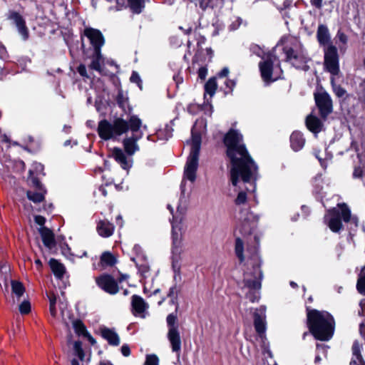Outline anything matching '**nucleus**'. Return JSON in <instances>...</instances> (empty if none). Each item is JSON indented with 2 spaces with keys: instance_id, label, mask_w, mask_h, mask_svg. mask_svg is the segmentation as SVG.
Instances as JSON below:
<instances>
[{
  "instance_id": "f257e3e1",
  "label": "nucleus",
  "mask_w": 365,
  "mask_h": 365,
  "mask_svg": "<svg viewBox=\"0 0 365 365\" xmlns=\"http://www.w3.org/2000/svg\"><path fill=\"white\" fill-rule=\"evenodd\" d=\"M224 143L231 163L230 182L238 192L235 203L243 205L247 199V192H254L256 190L258 167L248 153L242 135L237 130L231 129L225 135Z\"/></svg>"
},
{
  "instance_id": "f03ea898",
  "label": "nucleus",
  "mask_w": 365,
  "mask_h": 365,
  "mask_svg": "<svg viewBox=\"0 0 365 365\" xmlns=\"http://www.w3.org/2000/svg\"><path fill=\"white\" fill-rule=\"evenodd\" d=\"M201 147V135H192L191 148L190 155L184 169L183 179L181 182V195L180 203L177 207V212L173 213V208L170 205H168V209L173 215L172 225V248L171 259L172 268L174 272V280L175 282L181 280V254L183 252L182 247V232L183 225L182 221L186 211V200L183 198L185 195V180L194 182L196 179V172L198 168L199 155Z\"/></svg>"
},
{
  "instance_id": "7ed1b4c3",
  "label": "nucleus",
  "mask_w": 365,
  "mask_h": 365,
  "mask_svg": "<svg viewBox=\"0 0 365 365\" xmlns=\"http://www.w3.org/2000/svg\"><path fill=\"white\" fill-rule=\"evenodd\" d=\"M247 252L250 253V255L247 262V268L244 272L242 289L245 292L246 298L254 303L260 299V289L263 279V272L261 269L262 260L257 247L253 248L252 251L247 249Z\"/></svg>"
},
{
  "instance_id": "20e7f679",
  "label": "nucleus",
  "mask_w": 365,
  "mask_h": 365,
  "mask_svg": "<svg viewBox=\"0 0 365 365\" xmlns=\"http://www.w3.org/2000/svg\"><path fill=\"white\" fill-rule=\"evenodd\" d=\"M307 324L316 339L329 341L334 334V319L327 312L307 309Z\"/></svg>"
},
{
  "instance_id": "39448f33",
  "label": "nucleus",
  "mask_w": 365,
  "mask_h": 365,
  "mask_svg": "<svg viewBox=\"0 0 365 365\" xmlns=\"http://www.w3.org/2000/svg\"><path fill=\"white\" fill-rule=\"evenodd\" d=\"M86 39L88 40L93 48V53L91 54L92 60L89 68L101 73L103 71V66L104 64V59L101 53V47L105 43L104 37L99 30L91 27L86 28L83 31V36L81 37V40L82 48L84 53L87 54Z\"/></svg>"
},
{
  "instance_id": "423d86ee",
  "label": "nucleus",
  "mask_w": 365,
  "mask_h": 365,
  "mask_svg": "<svg viewBox=\"0 0 365 365\" xmlns=\"http://www.w3.org/2000/svg\"><path fill=\"white\" fill-rule=\"evenodd\" d=\"M287 61L289 62L297 69L307 71L309 69L307 63L311 61L303 45L295 40L291 45H287L283 48Z\"/></svg>"
},
{
  "instance_id": "0eeeda50",
  "label": "nucleus",
  "mask_w": 365,
  "mask_h": 365,
  "mask_svg": "<svg viewBox=\"0 0 365 365\" xmlns=\"http://www.w3.org/2000/svg\"><path fill=\"white\" fill-rule=\"evenodd\" d=\"M339 208H333L329 210L325 215L324 220L327 223L329 229L334 232H339L342 228L341 219L345 222L351 221L355 226L358 225V218L351 217V210L344 203L339 204Z\"/></svg>"
},
{
  "instance_id": "6e6552de",
  "label": "nucleus",
  "mask_w": 365,
  "mask_h": 365,
  "mask_svg": "<svg viewBox=\"0 0 365 365\" xmlns=\"http://www.w3.org/2000/svg\"><path fill=\"white\" fill-rule=\"evenodd\" d=\"M141 126L142 121L137 115H133L130 116L128 119V130H131L132 135L125 138L123 142L125 151L129 156H132L140 149L138 141L143 135V132L139 130Z\"/></svg>"
},
{
  "instance_id": "1a4fd4ad",
  "label": "nucleus",
  "mask_w": 365,
  "mask_h": 365,
  "mask_svg": "<svg viewBox=\"0 0 365 365\" xmlns=\"http://www.w3.org/2000/svg\"><path fill=\"white\" fill-rule=\"evenodd\" d=\"M128 130V120L117 118L113 123L106 120L99 122L98 133L101 138L107 140L115 136L120 135Z\"/></svg>"
},
{
  "instance_id": "9d476101",
  "label": "nucleus",
  "mask_w": 365,
  "mask_h": 365,
  "mask_svg": "<svg viewBox=\"0 0 365 365\" xmlns=\"http://www.w3.org/2000/svg\"><path fill=\"white\" fill-rule=\"evenodd\" d=\"M25 164L22 160H12L4 153H0V176L9 184L14 180L12 173L24 170Z\"/></svg>"
},
{
  "instance_id": "9b49d317",
  "label": "nucleus",
  "mask_w": 365,
  "mask_h": 365,
  "mask_svg": "<svg viewBox=\"0 0 365 365\" xmlns=\"http://www.w3.org/2000/svg\"><path fill=\"white\" fill-rule=\"evenodd\" d=\"M266 307L261 306L259 309H257L254 313V326L255 329L261 338L263 342L264 354H267L269 357L272 356V352L269 347L267 346L265 341L267 340L265 336V331L267 329L266 326Z\"/></svg>"
},
{
  "instance_id": "f8f14e48",
  "label": "nucleus",
  "mask_w": 365,
  "mask_h": 365,
  "mask_svg": "<svg viewBox=\"0 0 365 365\" xmlns=\"http://www.w3.org/2000/svg\"><path fill=\"white\" fill-rule=\"evenodd\" d=\"M259 217L248 210H242L238 218L236 231L243 235H250L256 227Z\"/></svg>"
},
{
  "instance_id": "ddd939ff",
  "label": "nucleus",
  "mask_w": 365,
  "mask_h": 365,
  "mask_svg": "<svg viewBox=\"0 0 365 365\" xmlns=\"http://www.w3.org/2000/svg\"><path fill=\"white\" fill-rule=\"evenodd\" d=\"M278 61L277 57L274 53H269L265 59L259 63V71L263 81L269 83L280 78L279 76H273L274 64Z\"/></svg>"
},
{
  "instance_id": "4468645a",
  "label": "nucleus",
  "mask_w": 365,
  "mask_h": 365,
  "mask_svg": "<svg viewBox=\"0 0 365 365\" xmlns=\"http://www.w3.org/2000/svg\"><path fill=\"white\" fill-rule=\"evenodd\" d=\"M324 66L332 76L338 75L339 72V56L336 48L328 45L324 48Z\"/></svg>"
},
{
  "instance_id": "2eb2a0df",
  "label": "nucleus",
  "mask_w": 365,
  "mask_h": 365,
  "mask_svg": "<svg viewBox=\"0 0 365 365\" xmlns=\"http://www.w3.org/2000/svg\"><path fill=\"white\" fill-rule=\"evenodd\" d=\"M316 104L322 118H326L333 110L332 100L327 92L314 94Z\"/></svg>"
},
{
  "instance_id": "dca6fc26",
  "label": "nucleus",
  "mask_w": 365,
  "mask_h": 365,
  "mask_svg": "<svg viewBox=\"0 0 365 365\" xmlns=\"http://www.w3.org/2000/svg\"><path fill=\"white\" fill-rule=\"evenodd\" d=\"M9 19L12 21L13 24L16 26L19 35L24 41L29 38V29L26 26L25 19L23 16L16 11H11L9 15Z\"/></svg>"
},
{
  "instance_id": "f3484780",
  "label": "nucleus",
  "mask_w": 365,
  "mask_h": 365,
  "mask_svg": "<svg viewBox=\"0 0 365 365\" xmlns=\"http://www.w3.org/2000/svg\"><path fill=\"white\" fill-rule=\"evenodd\" d=\"M98 285L105 292L115 294L118 291L116 281L110 275H103L96 279Z\"/></svg>"
},
{
  "instance_id": "a211bd4d",
  "label": "nucleus",
  "mask_w": 365,
  "mask_h": 365,
  "mask_svg": "<svg viewBox=\"0 0 365 365\" xmlns=\"http://www.w3.org/2000/svg\"><path fill=\"white\" fill-rule=\"evenodd\" d=\"M111 157L125 170H128L133 165V159L128 158L123 150L119 148H114L111 153Z\"/></svg>"
},
{
  "instance_id": "6ab92c4d",
  "label": "nucleus",
  "mask_w": 365,
  "mask_h": 365,
  "mask_svg": "<svg viewBox=\"0 0 365 365\" xmlns=\"http://www.w3.org/2000/svg\"><path fill=\"white\" fill-rule=\"evenodd\" d=\"M131 306L133 314L135 316H139L145 318V312L148 309V304L140 296L134 294L132 296Z\"/></svg>"
},
{
  "instance_id": "aec40b11",
  "label": "nucleus",
  "mask_w": 365,
  "mask_h": 365,
  "mask_svg": "<svg viewBox=\"0 0 365 365\" xmlns=\"http://www.w3.org/2000/svg\"><path fill=\"white\" fill-rule=\"evenodd\" d=\"M101 333L102 337L106 339L110 345L117 346L120 344V337L113 329L102 327L101 329Z\"/></svg>"
},
{
  "instance_id": "412c9836",
  "label": "nucleus",
  "mask_w": 365,
  "mask_h": 365,
  "mask_svg": "<svg viewBox=\"0 0 365 365\" xmlns=\"http://www.w3.org/2000/svg\"><path fill=\"white\" fill-rule=\"evenodd\" d=\"M168 338L171 344L172 351L178 352L181 349V339L178 328L169 329Z\"/></svg>"
},
{
  "instance_id": "4be33fe9",
  "label": "nucleus",
  "mask_w": 365,
  "mask_h": 365,
  "mask_svg": "<svg viewBox=\"0 0 365 365\" xmlns=\"http://www.w3.org/2000/svg\"><path fill=\"white\" fill-rule=\"evenodd\" d=\"M38 232L45 247L48 249H52L56 246L54 235L50 229L46 227H41L38 229Z\"/></svg>"
},
{
  "instance_id": "5701e85b",
  "label": "nucleus",
  "mask_w": 365,
  "mask_h": 365,
  "mask_svg": "<svg viewBox=\"0 0 365 365\" xmlns=\"http://www.w3.org/2000/svg\"><path fill=\"white\" fill-rule=\"evenodd\" d=\"M96 230L100 236L103 237H108L113 235L114 226L107 220H103L98 221Z\"/></svg>"
},
{
  "instance_id": "b1692460",
  "label": "nucleus",
  "mask_w": 365,
  "mask_h": 365,
  "mask_svg": "<svg viewBox=\"0 0 365 365\" xmlns=\"http://www.w3.org/2000/svg\"><path fill=\"white\" fill-rule=\"evenodd\" d=\"M305 144V138L303 134L299 131H294L290 136V145L292 149L297 152L303 148Z\"/></svg>"
},
{
  "instance_id": "393cba45",
  "label": "nucleus",
  "mask_w": 365,
  "mask_h": 365,
  "mask_svg": "<svg viewBox=\"0 0 365 365\" xmlns=\"http://www.w3.org/2000/svg\"><path fill=\"white\" fill-rule=\"evenodd\" d=\"M317 38L320 45L327 46L331 41L329 31L326 25L319 24L317 31Z\"/></svg>"
},
{
  "instance_id": "a878e982",
  "label": "nucleus",
  "mask_w": 365,
  "mask_h": 365,
  "mask_svg": "<svg viewBox=\"0 0 365 365\" xmlns=\"http://www.w3.org/2000/svg\"><path fill=\"white\" fill-rule=\"evenodd\" d=\"M306 126L309 130L317 135L322 128V123L316 116L309 115L306 118Z\"/></svg>"
},
{
  "instance_id": "bb28decb",
  "label": "nucleus",
  "mask_w": 365,
  "mask_h": 365,
  "mask_svg": "<svg viewBox=\"0 0 365 365\" xmlns=\"http://www.w3.org/2000/svg\"><path fill=\"white\" fill-rule=\"evenodd\" d=\"M350 365H365L361 354V346L357 341H355L352 346V358Z\"/></svg>"
},
{
  "instance_id": "cd10ccee",
  "label": "nucleus",
  "mask_w": 365,
  "mask_h": 365,
  "mask_svg": "<svg viewBox=\"0 0 365 365\" xmlns=\"http://www.w3.org/2000/svg\"><path fill=\"white\" fill-rule=\"evenodd\" d=\"M116 102L125 113H130L132 110L128 103V97L126 93L119 89L116 96Z\"/></svg>"
},
{
  "instance_id": "c85d7f7f",
  "label": "nucleus",
  "mask_w": 365,
  "mask_h": 365,
  "mask_svg": "<svg viewBox=\"0 0 365 365\" xmlns=\"http://www.w3.org/2000/svg\"><path fill=\"white\" fill-rule=\"evenodd\" d=\"M49 265L56 278L60 279L63 277L66 269L61 263L55 259H51L49 261Z\"/></svg>"
},
{
  "instance_id": "c756f323",
  "label": "nucleus",
  "mask_w": 365,
  "mask_h": 365,
  "mask_svg": "<svg viewBox=\"0 0 365 365\" xmlns=\"http://www.w3.org/2000/svg\"><path fill=\"white\" fill-rule=\"evenodd\" d=\"M131 260L135 263L136 267H138V272L143 277H147L148 274L150 271V267L148 262H147L146 257L143 259H140V257H138V260L135 258L132 257Z\"/></svg>"
},
{
  "instance_id": "7c9ffc66",
  "label": "nucleus",
  "mask_w": 365,
  "mask_h": 365,
  "mask_svg": "<svg viewBox=\"0 0 365 365\" xmlns=\"http://www.w3.org/2000/svg\"><path fill=\"white\" fill-rule=\"evenodd\" d=\"M145 0H126L127 6L135 14L142 13L145 8Z\"/></svg>"
},
{
  "instance_id": "2f4dec72",
  "label": "nucleus",
  "mask_w": 365,
  "mask_h": 365,
  "mask_svg": "<svg viewBox=\"0 0 365 365\" xmlns=\"http://www.w3.org/2000/svg\"><path fill=\"white\" fill-rule=\"evenodd\" d=\"M217 87L216 78H210L205 84V98H206L207 95H209L211 98L215 95Z\"/></svg>"
},
{
  "instance_id": "473e14b6",
  "label": "nucleus",
  "mask_w": 365,
  "mask_h": 365,
  "mask_svg": "<svg viewBox=\"0 0 365 365\" xmlns=\"http://www.w3.org/2000/svg\"><path fill=\"white\" fill-rule=\"evenodd\" d=\"M12 293L16 295L18 299L24 294L25 288L23 284L19 281L11 280Z\"/></svg>"
},
{
  "instance_id": "72a5a7b5",
  "label": "nucleus",
  "mask_w": 365,
  "mask_h": 365,
  "mask_svg": "<svg viewBox=\"0 0 365 365\" xmlns=\"http://www.w3.org/2000/svg\"><path fill=\"white\" fill-rule=\"evenodd\" d=\"M356 289L359 294L365 296V266L361 269L360 274H359Z\"/></svg>"
},
{
  "instance_id": "f704fd0d",
  "label": "nucleus",
  "mask_w": 365,
  "mask_h": 365,
  "mask_svg": "<svg viewBox=\"0 0 365 365\" xmlns=\"http://www.w3.org/2000/svg\"><path fill=\"white\" fill-rule=\"evenodd\" d=\"M173 129L169 125H166L163 130H159L156 132V136L159 140H167L172 137Z\"/></svg>"
},
{
  "instance_id": "c9c22d12",
  "label": "nucleus",
  "mask_w": 365,
  "mask_h": 365,
  "mask_svg": "<svg viewBox=\"0 0 365 365\" xmlns=\"http://www.w3.org/2000/svg\"><path fill=\"white\" fill-rule=\"evenodd\" d=\"M244 251V243L243 241L237 237L235 240V253L240 262H242L245 259V257L243 255Z\"/></svg>"
},
{
  "instance_id": "e433bc0d",
  "label": "nucleus",
  "mask_w": 365,
  "mask_h": 365,
  "mask_svg": "<svg viewBox=\"0 0 365 365\" xmlns=\"http://www.w3.org/2000/svg\"><path fill=\"white\" fill-rule=\"evenodd\" d=\"M180 292V287L175 284L170 288L168 296L170 298V303L178 306V295Z\"/></svg>"
},
{
  "instance_id": "4c0bfd02",
  "label": "nucleus",
  "mask_w": 365,
  "mask_h": 365,
  "mask_svg": "<svg viewBox=\"0 0 365 365\" xmlns=\"http://www.w3.org/2000/svg\"><path fill=\"white\" fill-rule=\"evenodd\" d=\"M101 263L103 265L113 266L115 264L116 259L110 252H104L101 257Z\"/></svg>"
},
{
  "instance_id": "58836bf2",
  "label": "nucleus",
  "mask_w": 365,
  "mask_h": 365,
  "mask_svg": "<svg viewBox=\"0 0 365 365\" xmlns=\"http://www.w3.org/2000/svg\"><path fill=\"white\" fill-rule=\"evenodd\" d=\"M27 197L29 200L37 203L41 202L43 201L44 200V195L42 192H32V191H28L27 192Z\"/></svg>"
},
{
  "instance_id": "ea45409f",
  "label": "nucleus",
  "mask_w": 365,
  "mask_h": 365,
  "mask_svg": "<svg viewBox=\"0 0 365 365\" xmlns=\"http://www.w3.org/2000/svg\"><path fill=\"white\" fill-rule=\"evenodd\" d=\"M73 351L75 355H76L81 361H83L85 358V354L82 349V343L80 341H76L73 343Z\"/></svg>"
},
{
  "instance_id": "a19ab883",
  "label": "nucleus",
  "mask_w": 365,
  "mask_h": 365,
  "mask_svg": "<svg viewBox=\"0 0 365 365\" xmlns=\"http://www.w3.org/2000/svg\"><path fill=\"white\" fill-rule=\"evenodd\" d=\"M29 175L28 180L31 185L40 191H42V185L37 178L38 175H34V170H29Z\"/></svg>"
},
{
  "instance_id": "79ce46f5",
  "label": "nucleus",
  "mask_w": 365,
  "mask_h": 365,
  "mask_svg": "<svg viewBox=\"0 0 365 365\" xmlns=\"http://www.w3.org/2000/svg\"><path fill=\"white\" fill-rule=\"evenodd\" d=\"M73 327L75 331L79 335H84L88 332L86 327L80 320H76L73 322Z\"/></svg>"
},
{
  "instance_id": "37998d69",
  "label": "nucleus",
  "mask_w": 365,
  "mask_h": 365,
  "mask_svg": "<svg viewBox=\"0 0 365 365\" xmlns=\"http://www.w3.org/2000/svg\"><path fill=\"white\" fill-rule=\"evenodd\" d=\"M250 51L252 53L260 57L262 60L265 59L267 55L269 53H265L263 49L257 45H252L250 48ZM274 51L272 52L273 53Z\"/></svg>"
},
{
  "instance_id": "c03bdc74",
  "label": "nucleus",
  "mask_w": 365,
  "mask_h": 365,
  "mask_svg": "<svg viewBox=\"0 0 365 365\" xmlns=\"http://www.w3.org/2000/svg\"><path fill=\"white\" fill-rule=\"evenodd\" d=\"M77 71L78 73L85 79H92L93 73L91 72H88L85 65H79V66L77 68Z\"/></svg>"
},
{
  "instance_id": "a18cd8bd",
  "label": "nucleus",
  "mask_w": 365,
  "mask_h": 365,
  "mask_svg": "<svg viewBox=\"0 0 365 365\" xmlns=\"http://www.w3.org/2000/svg\"><path fill=\"white\" fill-rule=\"evenodd\" d=\"M130 81L131 83L137 84V86L140 90L143 89V81L138 72L133 71L131 76L130 78Z\"/></svg>"
},
{
  "instance_id": "49530a36",
  "label": "nucleus",
  "mask_w": 365,
  "mask_h": 365,
  "mask_svg": "<svg viewBox=\"0 0 365 365\" xmlns=\"http://www.w3.org/2000/svg\"><path fill=\"white\" fill-rule=\"evenodd\" d=\"M9 266L4 264L0 266V279L4 280L5 282V285L7 287V280L9 278Z\"/></svg>"
},
{
  "instance_id": "de8ad7c7",
  "label": "nucleus",
  "mask_w": 365,
  "mask_h": 365,
  "mask_svg": "<svg viewBox=\"0 0 365 365\" xmlns=\"http://www.w3.org/2000/svg\"><path fill=\"white\" fill-rule=\"evenodd\" d=\"M30 170H34V175H38L42 174L44 175L43 171V165L40 163L35 162L32 164V167Z\"/></svg>"
},
{
  "instance_id": "09e8293b",
  "label": "nucleus",
  "mask_w": 365,
  "mask_h": 365,
  "mask_svg": "<svg viewBox=\"0 0 365 365\" xmlns=\"http://www.w3.org/2000/svg\"><path fill=\"white\" fill-rule=\"evenodd\" d=\"M159 360L156 355L149 354L146 356L144 365H158Z\"/></svg>"
},
{
  "instance_id": "8fccbe9b",
  "label": "nucleus",
  "mask_w": 365,
  "mask_h": 365,
  "mask_svg": "<svg viewBox=\"0 0 365 365\" xmlns=\"http://www.w3.org/2000/svg\"><path fill=\"white\" fill-rule=\"evenodd\" d=\"M31 311V304L29 301L24 300L19 305V312L22 314H26Z\"/></svg>"
},
{
  "instance_id": "3c124183",
  "label": "nucleus",
  "mask_w": 365,
  "mask_h": 365,
  "mask_svg": "<svg viewBox=\"0 0 365 365\" xmlns=\"http://www.w3.org/2000/svg\"><path fill=\"white\" fill-rule=\"evenodd\" d=\"M167 324L169 327V329L172 328H178V327L175 325V322L177 320V316L175 314H170L167 317Z\"/></svg>"
},
{
  "instance_id": "603ef678",
  "label": "nucleus",
  "mask_w": 365,
  "mask_h": 365,
  "mask_svg": "<svg viewBox=\"0 0 365 365\" xmlns=\"http://www.w3.org/2000/svg\"><path fill=\"white\" fill-rule=\"evenodd\" d=\"M107 1L110 3H115L117 10H121L122 9L127 7L126 0H107Z\"/></svg>"
},
{
  "instance_id": "864d4df0",
  "label": "nucleus",
  "mask_w": 365,
  "mask_h": 365,
  "mask_svg": "<svg viewBox=\"0 0 365 365\" xmlns=\"http://www.w3.org/2000/svg\"><path fill=\"white\" fill-rule=\"evenodd\" d=\"M333 90L336 96L341 98L344 96L346 91L340 86L333 84Z\"/></svg>"
},
{
  "instance_id": "5fc2aeb1",
  "label": "nucleus",
  "mask_w": 365,
  "mask_h": 365,
  "mask_svg": "<svg viewBox=\"0 0 365 365\" xmlns=\"http://www.w3.org/2000/svg\"><path fill=\"white\" fill-rule=\"evenodd\" d=\"M225 85L227 88L229 89V92H232L236 86V81L235 80L226 79Z\"/></svg>"
},
{
  "instance_id": "6e6d98bb",
  "label": "nucleus",
  "mask_w": 365,
  "mask_h": 365,
  "mask_svg": "<svg viewBox=\"0 0 365 365\" xmlns=\"http://www.w3.org/2000/svg\"><path fill=\"white\" fill-rule=\"evenodd\" d=\"M8 57V53L6 47L0 43V59L6 60Z\"/></svg>"
},
{
  "instance_id": "4d7b16f0",
  "label": "nucleus",
  "mask_w": 365,
  "mask_h": 365,
  "mask_svg": "<svg viewBox=\"0 0 365 365\" xmlns=\"http://www.w3.org/2000/svg\"><path fill=\"white\" fill-rule=\"evenodd\" d=\"M207 75V68L205 66L200 67L198 70V76L200 79L204 80Z\"/></svg>"
},
{
  "instance_id": "13d9d810",
  "label": "nucleus",
  "mask_w": 365,
  "mask_h": 365,
  "mask_svg": "<svg viewBox=\"0 0 365 365\" xmlns=\"http://www.w3.org/2000/svg\"><path fill=\"white\" fill-rule=\"evenodd\" d=\"M336 36L340 42L343 43L344 44H346L347 43L348 38L344 33L341 32V31H338Z\"/></svg>"
},
{
  "instance_id": "bf43d9fd",
  "label": "nucleus",
  "mask_w": 365,
  "mask_h": 365,
  "mask_svg": "<svg viewBox=\"0 0 365 365\" xmlns=\"http://www.w3.org/2000/svg\"><path fill=\"white\" fill-rule=\"evenodd\" d=\"M120 351L121 354L125 357L129 356L130 354V349L128 344H123L121 346Z\"/></svg>"
},
{
  "instance_id": "052dcab7",
  "label": "nucleus",
  "mask_w": 365,
  "mask_h": 365,
  "mask_svg": "<svg viewBox=\"0 0 365 365\" xmlns=\"http://www.w3.org/2000/svg\"><path fill=\"white\" fill-rule=\"evenodd\" d=\"M34 221L36 224H38V225L41 227H43L45 222H46V219L43 216H41V215H36L34 217Z\"/></svg>"
},
{
  "instance_id": "680f3d73",
  "label": "nucleus",
  "mask_w": 365,
  "mask_h": 365,
  "mask_svg": "<svg viewBox=\"0 0 365 365\" xmlns=\"http://www.w3.org/2000/svg\"><path fill=\"white\" fill-rule=\"evenodd\" d=\"M363 176V170L360 168H355L354 173H353V177L354 178H361Z\"/></svg>"
},
{
  "instance_id": "e2e57ef3",
  "label": "nucleus",
  "mask_w": 365,
  "mask_h": 365,
  "mask_svg": "<svg viewBox=\"0 0 365 365\" xmlns=\"http://www.w3.org/2000/svg\"><path fill=\"white\" fill-rule=\"evenodd\" d=\"M133 250L136 252L137 254V257H135L136 259V260H138V257H140V259H143V258H145V257L141 254V247L138 245H135L134 247H133Z\"/></svg>"
},
{
  "instance_id": "0e129e2a",
  "label": "nucleus",
  "mask_w": 365,
  "mask_h": 365,
  "mask_svg": "<svg viewBox=\"0 0 365 365\" xmlns=\"http://www.w3.org/2000/svg\"><path fill=\"white\" fill-rule=\"evenodd\" d=\"M229 73V68L227 67H225L217 73V76L219 78H225L228 76Z\"/></svg>"
},
{
  "instance_id": "69168bd1",
  "label": "nucleus",
  "mask_w": 365,
  "mask_h": 365,
  "mask_svg": "<svg viewBox=\"0 0 365 365\" xmlns=\"http://www.w3.org/2000/svg\"><path fill=\"white\" fill-rule=\"evenodd\" d=\"M242 23V19L240 18H237L236 19V23L235 22H233L231 25H230V29L232 30H235L237 29L241 24Z\"/></svg>"
},
{
  "instance_id": "338daca9",
  "label": "nucleus",
  "mask_w": 365,
  "mask_h": 365,
  "mask_svg": "<svg viewBox=\"0 0 365 365\" xmlns=\"http://www.w3.org/2000/svg\"><path fill=\"white\" fill-rule=\"evenodd\" d=\"M322 1L323 0H311V4L316 8L321 9L322 6Z\"/></svg>"
},
{
  "instance_id": "774afa93",
  "label": "nucleus",
  "mask_w": 365,
  "mask_h": 365,
  "mask_svg": "<svg viewBox=\"0 0 365 365\" xmlns=\"http://www.w3.org/2000/svg\"><path fill=\"white\" fill-rule=\"evenodd\" d=\"M85 336H86L89 341V342L92 344V345H94L96 343V339L88 333L87 332L86 334H85Z\"/></svg>"
}]
</instances>
